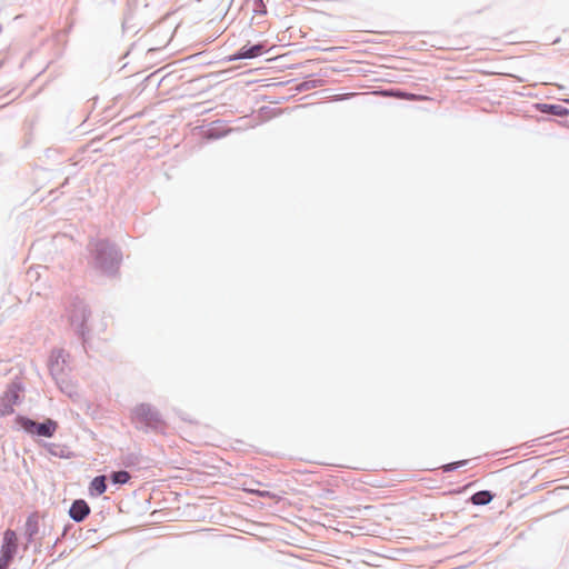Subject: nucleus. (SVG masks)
Wrapping results in <instances>:
<instances>
[{
  "label": "nucleus",
  "instance_id": "obj_1",
  "mask_svg": "<svg viewBox=\"0 0 569 569\" xmlns=\"http://www.w3.org/2000/svg\"><path fill=\"white\" fill-rule=\"evenodd\" d=\"M18 550V537L17 533L8 529L3 535V543L1 547L0 556V569H7L10 561L14 557Z\"/></svg>",
  "mask_w": 569,
  "mask_h": 569
},
{
  "label": "nucleus",
  "instance_id": "obj_2",
  "mask_svg": "<svg viewBox=\"0 0 569 569\" xmlns=\"http://www.w3.org/2000/svg\"><path fill=\"white\" fill-rule=\"evenodd\" d=\"M21 426L29 433L38 435V436L47 437V438L52 437L54 435L56 430L58 429V423L51 419H47L42 423H38L30 419H22Z\"/></svg>",
  "mask_w": 569,
  "mask_h": 569
},
{
  "label": "nucleus",
  "instance_id": "obj_3",
  "mask_svg": "<svg viewBox=\"0 0 569 569\" xmlns=\"http://www.w3.org/2000/svg\"><path fill=\"white\" fill-rule=\"evenodd\" d=\"M69 513L74 521L80 522L90 513V508L84 500H76L72 503Z\"/></svg>",
  "mask_w": 569,
  "mask_h": 569
},
{
  "label": "nucleus",
  "instance_id": "obj_4",
  "mask_svg": "<svg viewBox=\"0 0 569 569\" xmlns=\"http://www.w3.org/2000/svg\"><path fill=\"white\" fill-rule=\"evenodd\" d=\"M263 49H264L263 44H256L250 48L243 47L232 57V59L239 60V59L256 58L263 52Z\"/></svg>",
  "mask_w": 569,
  "mask_h": 569
},
{
  "label": "nucleus",
  "instance_id": "obj_5",
  "mask_svg": "<svg viewBox=\"0 0 569 569\" xmlns=\"http://www.w3.org/2000/svg\"><path fill=\"white\" fill-rule=\"evenodd\" d=\"M381 94L389 96V97H395V98H398V99L411 100V101H426V100L430 99L427 96L415 94V93L403 92V91H399V90H397V91H382Z\"/></svg>",
  "mask_w": 569,
  "mask_h": 569
},
{
  "label": "nucleus",
  "instance_id": "obj_6",
  "mask_svg": "<svg viewBox=\"0 0 569 569\" xmlns=\"http://www.w3.org/2000/svg\"><path fill=\"white\" fill-rule=\"evenodd\" d=\"M538 109L541 112L551 113V114L560 116V117L568 114V110L560 104L542 103V104H538Z\"/></svg>",
  "mask_w": 569,
  "mask_h": 569
},
{
  "label": "nucleus",
  "instance_id": "obj_7",
  "mask_svg": "<svg viewBox=\"0 0 569 569\" xmlns=\"http://www.w3.org/2000/svg\"><path fill=\"white\" fill-rule=\"evenodd\" d=\"M106 489H107V486H106V477L104 476L96 477L90 483L91 495L100 496L106 491Z\"/></svg>",
  "mask_w": 569,
  "mask_h": 569
},
{
  "label": "nucleus",
  "instance_id": "obj_8",
  "mask_svg": "<svg viewBox=\"0 0 569 569\" xmlns=\"http://www.w3.org/2000/svg\"><path fill=\"white\" fill-rule=\"evenodd\" d=\"M492 500V495L489 491H478L471 497L473 505L483 506Z\"/></svg>",
  "mask_w": 569,
  "mask_h": 569
},
{
  "label": "nucleus",
  "instance_id": "obj_9",
  "mask_svg": "<svg viewBox=\"0 0 569 569\" xmlns=\"http://www.w3.org/2000/svg\"><path fill=\"white\" fill-rule=\"evenodd\" d=\"M86 317H87V311L83 307H77L74 309V315H72L70 317V321L72 325H77L79 327H81L83 325V322L86 321Z\"/></svg>",
  "mask_w": 569,
  "mask_h": 569
},
{
  "label": "nucleus",
  "instance_id": "obj_10",
  "mask_svg": "<svg viewBox=\"0 0 569 569\" xmlns=\"http://www.w3.org/2000/svg\"><path fill=\"white\" fill-rule=\"evenodd\" d=\"M130 479V475L127 471H117L112 475L114 483H126Z\"/></svg>",
  "mask_w": 569,
  "mask_h": 569
},
{
  "label": "nucleus",
  "instance_id": "obj_11",
  "mask_svg": "<svg viewBox=\"0 0 569 569\" xmlns=\"http://www.w3.org/2000/svg\"><path fill=\"white\" fill-rule=\"evenodd\" d=\"M244 491H247L249 493L257 495L262 498H276V496L273 493H271L270 491H264V490L262 491V490H256V489H244Z\"/></svg>",
  "mask_w": 569,
  "mask_h": 569
},
{
  "label": "nucleus",
  "instance_id": "obj_12",
  "mask_svg": "<svg viewBox=\"0 0 569 569\" xmlns=\"http://www.w3.org/2000/svg\"><path fill=\"white\" fill-rule=\"evenodd\" d=\"M13 412L12 406H4L3 409L0 410V416L10 415Z\"/></svg>",
  "mask_w": 569,
  "mask_h": 569
},
{
  "label": "nucleus",
  "instance_id": "obj_13",
  "mask_svg": "<svg viewBox=\"0 0 569 569\" xmlns=\"http://www.w3.org/2000/svg\"><path fill=\"white\" fill-rule=\"evenodd\" d=\"M9 398H10V401L16 402L18 399L17 392H12L11 395H9Z\"/></svg>",
  "mask_w": 569,
  "mask_h": 569
},
{
  "label": "nucleus",
  "instance_id": "obj_14",
  "mask_svg": "<svg viewBox=\"0 0 569 569\" xmlns=\"http://www.w3.org/2000/svg\"><path fill=\"white\" fill-rule=\"evenodd\" d=\"M6 399L10 400L9 395H7L6 398H2V401H6Z\"/></svg>",
  "mask_w": 569,
  "mask_h": 569
},
{
  "label": "nucleus",
  "instance_id": "obj_15",
  "mask_svg": "<svg viewBox=\"0 0 569 569\" xmlns=\"http://www.w3.org/2000/svg\"><path fill=\"white\" fill-rule=\"evenodd\" d=\"M567 103H569V99L565 100Z\"/></svg>",
  "mask_w": 569,
  "mask_h": 569
}]
</instances>
